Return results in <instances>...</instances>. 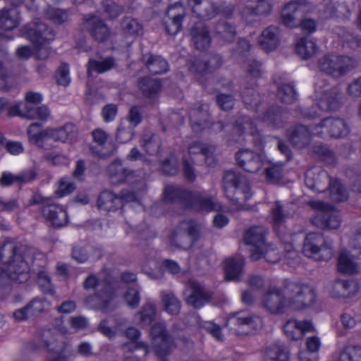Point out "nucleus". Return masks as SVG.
<instances>
[{
    "mask_svg": "<svg viewBox=\"0 0 361 361\" xmlns=\"http://www.w3.org/2000/svg\"><path fill=\"white\" fill-rule=\"evenodd\" d=\"M315 297L312 286L291 283L282 293L276 288H271L263 296L262 303L269 312L276 313L287 306L298 309L311 305Z\"/></svg>",
    "mask_w": 361,
    "mask_h": 361,
    "instance_id": "nucleus-1",
    "label": "nucleus"
},
{
    "mask_svg": "<svg viewBox=\"0 0 361 361\" xmlns=\"http://www.w3.org/2000/svg\"><path fill=\"white\" fill-rule=\"evenodd\" d=\"M349 128L343 119L338 118H327L322 120L309 130L305 126H298L290 137V141L298 147L306 145L311 136H318L327 139L339 138L346 136Z\"/></svg>",
    "mask_w": 361,
    "mask_h": 361,
    "instance_id": "nucleus-2",
    "label": "nucleus"
},
{
    "mask_svg": "<svg viewBox=\"0 0 361 361\" xmlns=\"http://www.w3.org/2000/svg\"><path fill=\"white\" fill-rule=\"evenodd\" d=\"M126 335L129 341L123 345V350L124 351H133L136 349L142 348L144 351V355H146L151 350H154L155 353L160 357L169 352L171 340L166 334L162 324H154L151 329V348L137 341L140 336V332L137 329L129 328L127 329Z\"/></svg>",
    "mask_w": 361,
    "mask_h": 361,
    "instance_id": "nucleus-3",
    "label": "nucleus"
},
{
    "mask_svg": "<svg viewBox=\"0 0 361 361\" xmlns=\"http://www.w3.org/2000/svg\"><path fill=\"white\" fill-rule=\"evenodd\" d=\"M85 289L96 288L98 293L85 300L86 305L92 309L99 310L102 312H108L114 309L115 306L114 285L110 282L104 281L100 276L97 278L94 275L88 276L84 282Z\"/></svg>",
    "mask_w": 361,
    "mask_h": 361,
    "instance_id": "nucleus-4",
    "label": "nucleus"
},
{
    "mask_svg": "<svg viewBox=\"0 0 361 361\" xmlns=\"http://www.w3.org/2000/svg\"><path fill=\"white\" fill-rule=\"evenodd\" d=\"M306 185L317 192L324 191L329 185V193L334 201H344L348 195L341 183L336 180H329L327 173L319 168H313L307 171L305 177Z\"/></svg>",
    "mask_w": 361,
    "mask_h": 361,
    "instance_id": "nucleus-5",
    "label": "nucleus"
},
{
    "mask_svg": "<svg viewBox=\"0 0 361 361\" xmlns=\"http://www.w3.org/2000/svg\"><path fill=\"white\" fill-rule=\"evenodd\" d=\"M23 36L28 38L37 47V56L39 59H46L49 54L48 44L54 38V33L45 24L33 23L27 25L23 32Z\"/></svg>",
    "mask_w": 361,
    "mask_h": 361,
    "instance_id": "nucleus-6",
    "label": "nucleus"
},
{
    "mask_svg": "<svg viewBox=\"0 0 361 361\" xmlns=\"http://www.w3.org/2000/svg\"><path fill=\"white\" fill-rule=\"evenodd\" d=\"M303 252L308 257L324 261L330 259L334 254L331 243H326L324 238L317 233L307 235Z\"/></svg>",
    "mask_w": 361,
    "mask_h": 361,
    "instance_id": "nucleus-7",
    "label": "nucleus"
},
{
    "mask_svg": "<svg viewBox=\"0 0 361 361\" xmlns=\"http://www.w3.org/2000/svg\"><path fill=\"white\" fill-rule=\"evenodd\" d=\"M226 326L236 335H247L260 329L262 320L258 316L237 312L228 318Z\"/></svg>",
    "mask_w": 361,
    "mask_h": 361,
    "instance_id": "nucleus-8",
    "label": "nucleus"
},
{
    "mask_svg": "<svg viewBox=\"0 0 361 361\" xmlns=\"http://www.w3.org/2000/svg\"><path fill=\"white\" fill-rule=\"evenodd\" d=\"M355 64L353 59L336 54H326L319 61V69L334 77H339L348 73Z\"/></svg>",
    "mask_w": 361,
    "mask_h": 361,
    "instance_id": "nucleus-9",
    "label": "nucleus"
},
{
    "mask_svg": "<svg viewBox=\"0 0 361 361\" xmlns=\"http://www.w3.org/2000/svg\"><path fill=\"white\" fill-rule=\"evenodd\" d=\"M200 237V226L194 221L182 222L179 228L173 233L170 240L171 247L181 249L190 248Z\"/></svg>",
    "mask_w": 361,
    "mask_h": 361,
    "instance_id": "nucleus-10",
    "label": "nucleus"
},
{
    "mask_svg": "<svg viewBox=\"0 0 361 361\" xmlns=\"http://www.w3.org/2000/svg\"><path fill=\"white\" fill-rule=\"evenodd\" d=\"M350 246L353 252L350 255L349 250L343 249L341 251L338 258V269L339 271L352 274L357 271V264L353 259L357 256L361 258V231L355 234L350 240Z\"/></svg>",
    "mask_w": 361,
    "mask_h": 361,
    "instance_id": "nucleus-11",
    "label": "nucleus"
},
{
    "mask_svg": "<svg viewBox=\"0 0 361 361\" xmlns=\"http://www.w3.org/2000/svg\"><path fill=\"white\" fill-rule=\"evenodd\" d=\"M312 207L316 213L312 217V222L317 227L323 229H336L341 225V219L338 214L331 208L322 202H312Z\"/></svg>",
    "mask_w": 361,
    "mask_h": 361,
    "instance_id": "nucleus-12",
    "label": "nucleus"
},
{
    "mask_svg": "<svg viewBox=\"0 0 361 361\" xmlns=\"http://www.w3.org/2000/svg\"><path fill=\"white\" fill-rule=\"evenodd\" d=\"M124 202L134 203L142 208L140 199L133 192H122L121 197H117L110 191H104L99 197L97 205L100 210L110 212L121 207Z\"/></svg>",
    "mask_w": 361,
    "mask_h": 361,
    "instance_id": "nucleus-13",
    "label": "nucleus"
},
{
    "mask_svg": "<svg viewBox=\"0 0 361 361\" xmlns=\"http://www.w3.org/2000/svg\"><path fill=\"white\" fill-rule=\"evenodd\" d=\"M312 10V6L305 0L291 1L281 11L282 21L286 26L294 27L298 25V20Z\"/></svg>",
    "mask_w": 361,
    "mask_h": 361,
    "instance_id": "nucleus-14",
    "label": "nucleus"
},
{
    "mask_svg": "<svg viewBox=\"0 0 361 361\" xmlns=\"http://www.w3.org/2000/svg\"><path fill=\"white\" fill-rule=\"evenodd\" d=\"M264 230L260 226H254L246 231L244 236L245 243L250 245V257L252 260L261 258L264 249L266 247L264 242Z\"/></svg>",
    "mask_w": 361,
    "mask_h": 361,
    "instance_id": "nucleus-15",
    "label": "nucleus"
},
{
    "mask_svg": "<svg viewBox=\"0 0 361 361\" xmlns=\"http://www.w3.org/2000/svg\"><path fill=\"white\" fill-rule=\"evenodd\" d=\"M236 161L240 166L249 173H256L269 164L264 154H255L247 149L239 151L236 154Z\"/></svg>",
    "mask_w": 361,
    "mask_h": 361,
    "instance_id": "nucleus-16",
    "label": "nucleus"
},
{
    "mask_svg": "<svg viewBox=\"0 0 361 361\" xmlns=\"http://www.w3.org/2000/svg\"><path fill=\"white\" fill-rule=\"evenodd\" d=\"M41 345L50 352H56V356L50 361H70L71 351L63 345L57 341L55 334L49 331H43L41 336Z\"/></svg>",
    "mask_w": 361,
    "mask_h": 361,
    "instance_id": "nucleus-17",
    "label": "nucleus"
},
{
    "mask_svg": "<svg viewBox=\"0 0 361 361\" xmlns=\"http://www.w3.org/2000/svg\"><path fill=\"white\" fill-rule=\"evenodd\" d=\"M184 296L187 303L195 308L203 307L209 298V295L204 288L193 281L189 282Z\"/></svg>",
    "mask_w": 361,
    "mask_h": 361,
    "instance_id": "nucleus-18",
    "label": "nucleus"
},
{
    "mask_svg": "<svg viewBox=\"0 0 361 361\" xmlns=\"http://www.w3.org/2000/svg\"><path fill=\"white\" fill-rule=\"evenodd\" d=\"M224 187L227 193L229 190L234 191L237 195L236 200L240 199V195L243 194L245 199L249 197V188L241 176L233 171H228L224 177Z\"/></svg>",
    "mask_w": 361,
    "mask_h": 361,
    "instance_id": "nucleus-19",
    "label": "nucleus"
},
{
    "mask_svg": "<svg viewBox=\"0 0 361 361\" xmlns=\"http://www.w3.org/2000/svg\"><path fill=\"white\" fill-rule=\"evenodd\" d=\"M42 214L47 222L54 227L66 226L68 221L66 209L59 204H50L42 209Z\"/></svg>",
    "mask_w": 361,
    "mask_h": 361,
    "instance_id": "nucleus-20",
    "label": "nucleus"
},
{
    "mask_svg": "<svg viewBox=\"0 0 361 361\" xmlns=\"http://www.w3.org/2000/svg\"><path fill=\"white\" fill-rule=\"evenodd\" d=\"M284 332L292 340H300L303 336L314 330V326L310 321L290 319L284 325Z\"/></svg>",
    "mask_w": 361,
    "mask_h": 361,
    "instance_id": "nucleus-21",
    "label": "nucleus"
},
{
    "mask_svg": "<svg viewBox=\"0 0 361 361\" xmlns=\"http://www.w3.org/2000/svg\"><path fill=\"white\" fill-rule=\"evenodd\" d=\"M9 114L11 116H21L30 119L46 120L49 116V111L47 106H37L34 109L27 106L23 109L20 106H12L9 108Z\"/></svg>",
    "mask_w": 361,
    "mask_h": 361,
    "instance_id": "nucleus-22",
    "label": "nucleus"
},
{
    "mask_svg": "<svg viewBox=\"0 0 361 361\" xmlns=\"http://www.w3.org/2000/svg\"><path fill=\"white\" fill-rule=\"evenodd\" d=\"M188 6L197 18L210 19L215 16L216 8L207 0H188Z\"/></svg>",
    "mask_w": 361,
    "mask_h": 361,
    "instance_id": "nucleus-23",
    "label": "nucleus"
},
{
    "mask_svg": "<svg viewBox=\"0 0 361 361\" xmlns=\"http://www.w3.org/2000/svg\"><path fill=\"white\" fill-rule=\"evenodd\" d=\"M28 140L32 144L42 148H49L50 141L49 128L43 130L37 123L31 124L27 128Z\"/></svg>",
    "mask_w": 361,
    "mask_h": 361,
    "instance_id": "nucleus-24",
    "label": "nucleus"
},
{
    "mask_svg": "<svg viewBox=\"0 0 361 361\" xmlns=\"http://www.w3.org/2000/svg\"><path fill=\"white\" fill-rule=\"evenodd\" d=\"M280 42V31L273 26L266 28L259 38V43L262 48L266 51L275 49Z\"/></svg>",
    "mask_w": 361,
    "mask_h": 361,
    "instance_id": "nucleus-25",
    "label": "nucleus"
},
{
    "mask_svg": "<svg viewBox=\"0 0 361 361\" xmlns=\"http://www.w3.org/2000/svg\"><path fill=\"white\" fill-rule=\"evenodd\" d=\"M244 258L241 256L230 257L224 261V275L227 281L239 279L243 273Z\"/></svg>",
    "mask_w": 361,
    "mask_h": 361,
    "instance_id": "nucleus-26",
    "label": "nucleus"
},
{
    "mask_svg": "<svg viewBox=\"0 0 361 361\" xmlns=\"http://www.w3.org/2000/svg\"><path fill=\"white\" fill-rule=\"evenodd\" d=\"M20 16L16 7L4 8L0 10V28L11 30L16 28L20 23Z\"/></svg>",
    "mask_w": 361,
    "mask_h": 361,
    "instance_id": "nucleus-27",
    "label": "nucleus"
},
{
    "mask_svg": "<svg viewBox=\"0 0 361 361\" xmlns=\"http://www.w3.org/2000/svg\"><path fill=\"white\" fill-rule=\"evenodd\" d=\"M190 158L195 161L204 160L207 165H211L213 161L211 148L200 142H193L188 148Z\"/></svg>",
    "mask_w": 361,
    "mask_h": 361,
    "instance_id": "nucleus-28",
    "label": "nucleus"
},
{
    "mask_svg": "<svg viewBox=\"0 0 361 361\" xmlns=\"http://www.w3.org/2000/svg\"><path fill=\"white\" fill-rule=\"evenodd\" d=\"M262 353L263 361H288L289 359L288 352L283 345L277 343L267 345Z\"/></svg>",
    "mask_w": 361,
    "mask_h": 361,
    "instance_id": "nucleus-29",
    "label": "nucleus"
},
{
    "mask_svg": "<svg viewBox=\"0 0 361 361\" xmlns=\"http://www.w3.org/2000/svg\"><path fill=\"white\" fill-rule=\"evenodd\" d=\"M50 140L61 141L63 142H73L77 135V130L75 126L66 124L59 129L49 128Z\"/></svg>",
    "mask_w": 361,
    "mask_h": 361,
    "instance_id": "nucleus-30",
    "label": "nucleus"
},
{
    "mask_svg": "<svg viewBox=\"0 0 361 361\" xmlns=\"http://www.w3.org/2000/svg\"><path fill=\"white\" fill-rule=\"evenodd\" d=\"M192 42L197 49L204 50L210 44V37L207 29L202 23L196 24L195 27L191 30Z\"/></svg>",
    "mask_w": 361,
    "mask_h": 361,
    "instance_id": "nucleus-31",
    "label": "nucleus"
},
{
    "mask_svg": "<svg viewBox=\"0 0 361 361\" xmlns=\"http://www.w3.org/2000/svg\"><path fill=\"white\" fill-rule=\"evenodd\" d=\"M250 2L249 8L246 9L243 15L267 16L272 10L274 0H245Z\"/></svg>",
    "mask_w": 361,
    "mask_h": 361,
    "instance_id": "nucleus-32",
    "label": "nucleus"
},
{
    "mask_svg": "<svg viewBox=\"0 0 361 361\" xmlns=\"http://www.w3.org/2000/svg\"><path fill=\"white\" fill-rule=\"evenodd\" d=\"M344 11V6L338 5L336 7L331 0H324L319 6V16L322 19L347 18L348 16L343 13Z\"/></svg>",
    "mask_w": 361,
    "mask_h": 361,
    "instance_id": "nucleus-33",
    "label": "nucleus"
},
{
    "mask_svg": "<svg viewBox=\"0 0 361 361\" xmlns=\"http://www.w3.org/2000/svg\"><path fill=\"white\" fill-rule=\"evenodd\" d=\"M181 10V5L178 3L170 6L167 12L169 21L165 23L166 31L169 35H175L180 29L181 15L173 12L174 10Z\"/></svg>",
    "mask_w": 361,
    "mask_h": 361,
    "instance_id": "nucleus-34",
    "label": "nucleus"
},
{
    "mask_svg": "<svg viewBox=\"0 0 361 361\" xmlns=\"http://www.w3.org/2000/svg\"><path fill=\"white\" fill-rule=\"evenodd\" d=\"M102 252L99 249H94L91 246L77 245L73 247V257L78 262H85L88 259H97L101 257Z\"/></svg>",
    "mask_w": 361,
    "mask_h": 361,
    "instance_id": "nucleus-35",
    "label": "nucleus"
},
{
    "mask_svg": "<svg viewBox=\"0 0 361 361\" xmlns=\"http://www.w3.org/2000/svg\"><path fill=\"white\" fill-rule=\"evenodd\" d=\"M295 50L300 57L307 59L314 56L319 47L314 39L301 38L295 44Z\"/></svg>",
    "mask_w": 361,
    "mask_h": 361,
    "instance_id": "nucleus-36",
    "label": "nucleus"
},
{
    "mask_svg": "<svg viewBox=\"0 0 361 361\" xmlns=\"http://www.w3.org/2000/svg\"><path fill=\"white\" fill-rule=\"evenodd\" d=\"M192 200V207L197 212L208 213L212 211L222 210L221 206L212 201L209 197L196 195Z\"/></svg>",
    "mask_w": 361,
    "mask_h": 361,
    "instance_id": "nucleus-37",
    "label": "nucleus"
},
{
    "mask_svg": "<svg viewBox=\"0 0 361 361\" xmlns=\"http://www.w3.org/2000/svg\"><path fill=\"white\" fill-rule=\"evenodd\" d=\"M34 178L35 174L32 171H27L17 175L5 171L2 173L0 184L3 186H9L13 183H25L33 180Z\"/></svg>",
    "mask_w": 361,
    "mask_h": 361,
    "instance_id": "nucleus-38",
    "label": "nucleus"
},
{
    "mask_svg": "<svg viewBox=\"0 0 361 361\" xmlns=\"http://www.w3.org/2000/svg\"><path fill=\"white\" fill-rule=\"evenodd\" d=\"M85 26L97 40L103 41L109 36L108 28L96 17L87 20Z\"/></svg>",
    "mask_w": 361,
    "mask_h": 361,
    "instance_id": "nucleus-39",
    "label": "nucleus"
},
{
    "mask_svg": "<svg viewBox=\"0 0 361 361\" xmlns=\"http://www.w3.org/2000/svg\"><path fill=\"white\" fill-rule=\"evenodd\" d=\"M144 61L149 71L152 74H161L168 70L167 62L161 56L147 54L144 56Z\"/></svg>",
    "mask_w": 361,
    "mask_h": 361,
    "instance_id": "nucleus-40",
    "label": "nucleus"
},
{
    "mask_svg": "<svg viewBox=\"0 0 361 361\" xmlns=\"http://www.w3.org/2000/svg\"><path fill=\"white\" fill-rule=\"evenodd\" d=\"M108 173L112 184H118L126 180L131 174L130 172H127L121 162L118 161L109 166Z\"/></svg>",
    "mask_w": 361,
    "mask_h": 361,
    "instance_id": "nucleus-41",
    "label": "nucleus"
},
{
    "mask_svg": "<svg viewBox=\"0 0 361 361\" xmlns=\"http://www.w3.org/2000/svg\"><path fill=\"white\" fill-rule=\"evenodd\" d=\"M155 317V306L152 303H147L135 315L134 319L137 324L145 326L149 325L154 320Z\"/></svg>",
    "mask_w": 361,
    "mask_h": 361,
    "instance_id": "nucleus-42",
    "label": "nucleus"
},
{
    "mask_svg": "<svg viewBox=\"0 0 361 361\" xmlns=\"http://www.w3.org/2000/svg\"><path fill=\"white\" fill-rule=\"evenodd\" d=\"M338 96L332 95L325 90L324 93L317 98L316 106L323 111L335 109L338 106Z\"/></svg>",
    "mask_w": 361,
    "mask_h": 361,
    "instance_id": "nucleus-43",
    "label": "nucleus"
},
{
    "mask_svg": "<svg viewBox=\"0 0 361 361\" xmlns=\"http://www.w3.org/2000/svg\"><path fill=\"white\" fill-rule=\"evenodd\" d=\"M114 66V61L111 59H106L102 61L90 60L87 68L88 75H90L93 71L102 73L110 70Z\"/></svg>",
    "mask_w": 361,
    "mask_h": 361,
    "instance_id": "nucleus-44",
    "label": "nucleus"
},
{
    "mask_svg": "<svg viewBox=\"0 0 361 361\" xmlns=\"http://www.w3.org/2000/svg\"><path fill=\"white\" fill-rule=\"evenodd\" d=\"M75 188L74 183L67 177L62 178L57 183L55 194L62 197L71 193Z\"/></svg>",
    "mask_w": 361,
    "mask_h": 361,
    "instance_id": "nucleus-45",
    "label": "nucleus"
},
{
    "mask_svg": "<svg viewBox=\"0 0 361 361\" xmlns=\"http://www.w3.org/2000/svg\"><path fill=\"white\" fill-rule=\"evenodd\" d=\"M165 310L171 314H177L180 310V303L177 298L171 293H166L162 296Z\"/></svg>",
    "mask_w": 361,
    "mask_h": 361,
    "instance_id": "nucleus-46",
    "label": "nucleus"
},
{
    "mask_svg": "<svg viewBox=\"0 0 361 361\" xmlns=\"http://www.w3.org/2000/svg\"><path fill=\"white\" fill-rule=\"evenodd\" d=\"M338 361H361V348L349 346L340 354Z\"/></svg>",
    "mask_w": 361,
    "mask_h": 361,
    "instance_id": "nucleus-47",
    "label": "nucleus"
},
{
    "mask_svg": "<svg viewBox=\"0 0 361 361\" xmlns=\"http://www.w3.org/2000/svg\"><path fill=\"white\" fill-rule=\"evenodd\" d=\"M6 56L0 51V89H8V82L11 80L9 73L6 67Z\"/></svg>",
    "mask_w": 361,
    "mask_h": 361,
    "instance_id": "nucleus-48",
    "label": "nucleus"
},
{
    "mask_svg": "<svg viewBox=\"0 0 361 361\" xmlns=\"http://www.w3.org/2000/svg\"><path fill=\"white\" fill-rule=\"evenodd\" d=\"M140 87L145 94L151 97L160 89V83L154 79L145 78L140 81Z\"/></svg>",
    "mask_w": 361,
    "mask_h": 361,
    "instance_id": "nucleus-49",
    "label": "nucleus"
},
{
    "mask_svg": "<svg viewBox=\"0 0 361 361\" xmlns=\"http://www.w3.org/2000/svg\"><path fill=\"white\" fill-rule=\"evenodd\" d=\"M25 98V101L24 102H20L14 106H20L23 109H27V106L34 109L37 107L42 100V96L41 94L33 92L26 93Z\"/></svg>",
    "mask_w": 361,
    "mask_h": 361,
    "instance_id": "nucleus-50",
    "label": "nucleus"
},
{
    "mask_svg": "<svg viewBox=\"0 0 361 361\" xmlns=\"http://www.w3.org/2000/svg\"><path fill=\"white\" fill-rule=\"evenodd\" d=\"M278 95L285 103H292L296 99V92L293 87L290 85H283L279 87Z\"/></svg>",
    "mask_w": 361,
    "mask_h": 361,
    "instance_id": "nucleus-51",
    "label": "nucleus"
},
{
    "mask_svg": "<svg viewBox=\"0 0 361 361\" xmlns=\"http://www.w3.org/2000/svg\"><path fill=\"white\" fill-rule=\"evenodd\" d=\"M102 8L104 18H108L117 17L122 11L121 7L111 0L104 1L102 4Z\"/></svg>",
    "mask_w": 361,
    "mask_h": 361,
    "instance_id": "nucleus-52",
    "label": "nucleus"
},
{
    "mask_svg": "<svg viewBox=\"0 0 361 361\" xmlns=\"http://www.w3.org/2000/svg\"><path fill=\"white\" fill-rule=\"evenodd\" d=\"M345 281L336 280L331 282L328 286L329 293L335 298H346L345 290Z\"/></svg>",
    "mask_w": 361,
    "mask_h": 361,
    "instance_id": "nucleus-53",
    "label": "nucleus"
},
{
    "mask_svg": "<svg viewBox=\"0 0 361 361\" xmlns=\"http://www.w3.org/2000/svg\"><path fill=\"white\" fill-rule=\"evenodd\" d=\"M55 78L56 82L63 86H68L71 82L69 68L66 64H62L56 71Z\"/></svg>",
    "mask_w": 361,
    "mask_h": 361,
    "instance_id": "nucleus-54",
    "label": "nucleus"
},
{
    "mask_svg": "<svg viewBox=\"0 0 361 361\" xmlns=\"http://www.w3.org/2000/svg\"><path fill=\"white\" fill-rule=\"evenodd\" d=\"M0 142L2 143L6 150L13 155H18L23 152V143L18 141L6 140L4 137H0Z\"/></svg>",
    "mask_w": 361,
    "mask_h": 361,
    "instance_id": "nucleus-55",
    "label": "nucleus"
},
{
    "mask_svg": "<svg viewBox=\"0 0 361 361\" xmlns=\"http://www.w3.org/2000/svg\"><path fill=\"white\" fill-rule=\"evenodd\" d=\"M49 305L46 300L41 299H34L27 305L32 317L37 316L44 311Z\"/></svg>",
    "mask_w": 361,
    "mask_h": 361,
    "instance_id": "nucleus-56",
    "label": "nucleus"
},
{
    "mask_svg": "<svg viewBox=\"0 0 361 361\" xmlns=\"http://www.w3.org/2000/svg\"><path fill=\"white\" fill-rule=\"evenodd\" d=\"M123 30L129 34H139L142 30L140 23L135 19L130 18H125L121 23Z\"/></svg>",
    "mask_w": 361,
    "mask_h": 361,
    "instance_id": "nucleus-57",
    "label": "nucleus"
},
{
    "mask_svg": "<svg viewBox=\"0 0 361 361\" xmlns=\"http://www.w3.org/2000/svg\"><path fill=\"white\" fill-rule=\"evenodd\" d=\"M46 15L48 18L58 24L62 23L68 19V15L66 11L54 8H49Z\"/></svg>",
    "mask_w": 361,
    "mask_h": 361,
    "instance_id": "nucleus-58",
    "label": "nucleus"
},
{
    "mask_svg": "<svg viewBox=\"0 0 361 361\" xmlns=\"http://www.w3.org/2000/svg\"><path fill=\"white\" fill-rule=\"evenodd\" d=\"M266 171L267 178L271 180H277L280 178L281 174V166L278 164H271L269 161V164L263 166Z\"/></svg>",
    "mask_w": 361,
    "mask_h": 361,
    "instance_id": "nucleus-59",
    "label": "nucleus"
},
{
    "mask_svg": "<svg viewBox=\"0 0 361 361\" xmlns=\"http://www.w3.org/2000/svg\"><path fill=\"white\" fill-rule=\"evenodd\" d=\"M124 298L127 305L131 307L137 306L140 302V295L135 288H128L124 294Z\"/></svg>",
    "mask_w": 361,
    "mask_h": 361,
    "instance_id": "nucleus-60",
    "label": "nucleus"
},
{
    "mask_svg": "<svg viewBox=\"0 0 361 361\" xmlns=\"http://www.w3.org/2000/svg\"><path fill=\"white\" fill-rule=\"evenodd\" d=\"M37 283L44 293H51L52 287L50 282V279L45 271H42L38 274Z\"/></svg>",
    "mask_w": 361,
    "mask_h": 361,
    "instance_id": "nucleus-61",
    "label": "nucleus"
},
{
    "mask_svg": "<svg viewBox=\"0 0 361 361\" xmlns=\"http://www.w3.org/2000/svg\"><path fill=\"white\" fill-rule=\"evenodd\" d=\"M117 106L115 104H109L103 107L102 115L105 122L109 123L114 120L117 114Z\"/></svg>",
    "mask_w": 361,
    "mask_h": 361,
    "instance_id": "nucleus-62",
    "label": "nucleus"
},
{
    "mask_svg": "<svg viewBox=\"0 0 361 361\" xmlns=\"http://www.w3.org/2000/svg\"><path fill=\"white\" fill-rule=\"evenodd\" d=\"M133 137L132 128H125L120 126L116 134V139L118 142L125 143Z\"/></svg>",
    "mask_w": 361,
    "mask_h": 361,
    "instance_id": "nucleus-63",
    "label": "nucleus"
},
{
    "mask_svg": "<svg viewBox=\"0 0 361 361\" xmlns=\"http://www.w3.org/2000/svg\"><path fill=\"white\" fill-rule=\"evenodd\" d=\"M217 32L222 37L226 38V40L231 41L234 37L235 29L231 25L221 24L217 26Z\"/></svg>",
    "mask_w": 361,
    "mask_h": 361,
    "instance_id": "nucleus-64",
    "label": "nucleus"
}]
</instances>
